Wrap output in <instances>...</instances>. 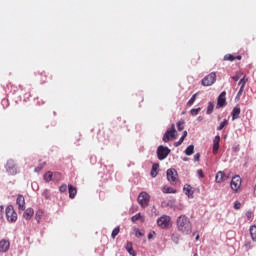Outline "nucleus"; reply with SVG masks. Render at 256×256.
<instances>
[{
	"label": "nucleus",
	"mask_w": 256,
	"mask_h": 256,
	"mask_svg": "<svg viewBox=\"0 0 256 256\" xmlns=\"http://www.w3.org/2000/svg\"><path fill=\"white\" fill-rule=\"evenodd\" d=\"M41 217H43V210H38L35 215L37 223H41Z\"/></svg>",
	"instance_id": "2f4dec72"
},
{
	"label": "nucleus",
	"mask_w": 256,
	"mask_h": 256,
	"mask_svg": "<svg viewBox=\"0 0 256 256\" xmlns=\"http://www.w3.org/2000/svg\"><path fill=\"white\" fill-rule=\"evenodd\" d=\"M10 243L7 240H1L0 241V251L1 253H7L9 251Z\"/></svg>",
	"instance_id": "2eb2a0df"
},
{
	"label": "nucleus",
	"mask_w": 256,
	"mask_h": 256,
	"mask_svg": "<svg viewBox=\"0 0 256 256\" xmlns=\"http://www.w3.org/2000/svg\"><path fill=\"white\" fill-rule=\"evenodd\" d=\"M247 81H249L247 76H244L243 78L240 79L238 83V85L240 86V89H245V85H247Z\"/></svg>",
	"instance_id": "b1692460"
},
{
	"label": "nucleus",
	"mask_w": 256,
	"mask_h": 256,
	"mask_svg": "<svg viewBox=\"0 0 256 256\" xmlns=\"http://www.w3.org/2000/svg\"><path fill=\"white\" fill-rule=\"evenodd\" d=\"M198 121H203V117H198Z\"/></svg>",
	"instance_id": "603ef678"
},
{
	"label": "nucleus",
	"mask_w": 256,
	"mask_h": 256,
	"mask_svg": "<svg viewBox=\"0 0 256 256\" xmlns=\"http://www.w3.org/2000/svg\"><path fill=\"white\" fill-rule=\"evenodd\" d=\"M234 209H241V202L239 201L234 202Z\"/></svg>",
	"instance_id": "37998d69"
},
{
	"label": "nucleus",
	"mask_w": 256,
	"mask_h": 256,
	"mask_svg": "<svg viewBox=\"0 0 256 256\" xmlns=\"http://www.w3.org/2000/svg\"><path fill=\"white\" fill-rule=\"evenodd\" d=\"M19 211H25V196L19 194L16 199Z\"/></svg>",
	"instance_id": "ddd939ff"
},
{
	"label": "nucleus",
	"mask_w": 256,
	"mask_h": 256,
	"mask_svg": "<svg viewBox=\"0 0 256 256\" xmlns=\"http://www.w3.org/2000/svg\"><path fill=\"white\" fill-rule=\"evenodd\" d=\"M140 219H141V213H138V214L132 216V218H131L133 223H135V221H139Z\"/></svg>",
	"instance_id": "58836bf2"
},
{
	"label": "nucleus",
	"mask_w": 256,
	"mask_h": 256,
	"mask_svg": "<svg viewBox=\"0 0 256 256\" xmlns=\"http://www.w3.org/2000/svg\"><path fill=\"white\" fill-rule=\"evenodd\" d=\"M197 174H198V177H200V179H203V177H205V174H203L202 169L197 170Z\"/></svg>",
	"instance_id": "79ce46f5"
},
{
	"label": "nucleus",
	"mask_w": 256,
	"mask_h": 256,
	"mask_svg": "<svg viewBox=\"0 0 256 256\" xmlns=\"http://www.w3.org/2000/svg\"><path fill=\"white\" fill-rule=\"evenodd\" d=\"M42 195L45 199H51V192L47 189L43 191Z\"/></svg>",
	"instance_id": "f704fd0d"
},
{
	"label": "nucleus",
	"mask_w": 256,
	"mask_h": 256,
	"mask_svg": "<svg viewBox=\"0 0 256 256\" xmlns=\"http://www.w3.org/2000/svg\"><path fill=\"white\" fill-rule=\"evenodd\" d=\"M232 149L235 153H237V151H239V146H234Z\"/></svg>",
	"instance_id": "09e8293b"
},
{
	"label": "nucleus",
	"mask_w": 256,
	"mask_h": 256,
	"mask_svg": "<svg viewBox=\"0 0 256 256\" xmlns=\"http://www.w3.org/2000/svg\"><path fill=\"white\" fill-rule=\"evenodd\" d=\"M157 169H159V164H153L151 170V177H157Z\"/></svg>",
	"instance_id": "c85d7f7f"
},
{
	"label": "nucleus",
	"mask_w": 256,
	"mask_h": 256,
	"mask_svg": "<svg viewBox=\"0 0 256 256\" xmlns=\"http://www.w3.org/2000/svg\"><path fill=\"white\" fill-rule=\"evenodd\" d=\"M183 125H185V122H184V121H179V122L177 123V129H178V131H183V129H184Z\"/></svg>",
	"instance_id": "e433bc0d"
},
{
	"label": "nucleus",
	"mask_w": 256,
	"mask_h": 256,
	"mask_svg": "<svg viewBox=\"0 0 256 256\" xmlns=\"http://www.w3.org/2000/svg\"><path fill=\"white\" fill-rule=\"evenodd\" d=\"M215 109V103L213 102H209L208 103V107H207V115H211V113H213V110Z\"/></svg>",
	"instance_id": "bb28decb"
},
{
	"label": "nucleus",
	"mask_w": 256,
	"mask_h": 256,
	"mask_svg": "<svg viewBox=\"0 0 256 256\" xmlns=\"http://www.w3.org/2000/svg\"><path fill=\"white\" fill-rule=\"evenodd\" d=\"M185 141V136H181L178 142H175V147H179V145H182L183 142Z\"/></svg>",
	"instance_id": "4c0bfd02"
},
{
	"label": "nucleus",
	"mask_w": 256,
	"mask_h": 256,
	"mask_svg": "<svg viewBox=\"0 0 256 256\" xmlns=\"http://www.w3.org/2000/svg\"><path fill=\"white\" fill-rule=\"evenodd\" d=\"M169 153H171V149L167 146L160 145L157 149V157L159 161H163L169 157Z\"/></svg>",
	"instance_id": "f03ea898"
},
{
	"label": "nucleus",
	"mask_w": 256,
	"mask_h": 256,
	"mask_svg": "<svg viewBox=\"0 0 256 256\" xmlns=\"http://www.w3.org/2000/svg\"><path fill=\"white\" fill-rule=\"evenodd\" d=\"M157 225L161 229H169V225H171V217L167 215H163L157 220Z\"/></svg>",
	"instance_id": "423d86ee"
},
{
	"label": "nucleus",
	"mask_w": 256,
	"mask_h": 256,
	"mask_svg": "<svg viewBox=\"0 0 256 256\" xmlns=\"http://www.w3.org/2000/svg\"><path fill=\"white\" fill-rule=\"evenodd\" d=\"M176 227L183 235H189L193 229L191 220L186 215H180L176 220Z\"/></svg>",
	"instance_id": "f257e3e1"
},
{
	"label": "nucleus",
	"mask_w": 256,
	"mask_h": 256,
	"mask_svg": "<svg viewBox=\"0 0 256 256\" xmlns=\"http://www.w3.org/2000/svg\"><path fill=\"white\" fill-rule=\"evenodd\" d=\"M5 213L6 219L9 221V223H15V221H17V212H15L13 205L7 206Z\"/></svg>",
	"instance_id": "20e7f679"
},
{
	"label": "nucleus",
	"mask_w": 256,
	"mask_h": 256,
	"mask_svg": "<svg viewBox=\"0 0 256 256\" xmlns=\"http://www.w3.org/2000/svg\"><path fill=\"white\" fill-rule=\"evenodd\" d=\"M171 239H172L173 243H175L176 245H179V241L181 239V234L174 232L171 236Z\"/></svg>",
	"instance_id": "4be33fe9"
},
{
	"label": "nucleus",
	"mask_w": 256,
	"mask_h": 256,
	"mask_svg": "<svg viewBox=\"0 0 256 256\" xmlns=\"http://www.w3.org/2000/svg\"><path fill=\"white\" fill-rule=\"evenodd\" d=\"M183 189H184L185 195H187V197H189L190 199H193V193H194L193 187L189 184H186L184 185Z\"/></svg>",
	"instance_id": "f3484780"
},
{
	"label": "nucleus",
	"mask_w": 256,
	"mask_h": 256,
	"mask_svg": "<svg viewBox=\"0 0 256 256\" xmlns=\"http://www.w3.org/2000/svg\"><path fill=\"white\" fill-rule=\"evenodd\" d=\"M120 231H121V228L119 226L114 228L112 233H111L112 239H115V237H117V235H119Z\"/></svg>",
	"instance_id": "c756f323"
},
{
	"label": "nucleus",
	"mask_w": 256,
	"mask_h": 256,
	"mask_svg": "<svg viewBox=\"0 0 256 256\" xmlns=\"http://www.w3.org/2000/svg\"><path fill=\"white\" fill-rule=\"evenodd\" d=\"M227 92L223 91L217 99V109H221V107H225L227 105Z\"/></svg>",
	"instance_id": "9b49d317"
},
{
	"label": "nucleus",
	"mask_w": 256,
	"mask_h": 256,
	"mask_svg": "<svg viewBox=\"0 0 256 256\" xmlns=\"http://www.w3.org/2000/svg\"><path fill=\"white\" fill-rule=\"evenodd\" d=\"M126 251L129 253V255L137 256V252L133 249V243L127 242L126 244Z\"/></svg>",
	"instance_id": "aec40b11"
},
{
	"label": "nucleus",
	"mask_w": 256,
	"mask_h": 256,
	"mask_svg": "<svg viewBox=\"0 0 256 256\" xmlns=\"http://www.w3.org/2000/svg\"><path fill=\"white\" fill-rule=\"evenodd\" d=\"M243 88H240V90L237 93L236 99H239V97H241V95H243Z\"/></svg>",
	"instance_id": "a18cd8bd"
},
{
	"label": "nucleus",
	"mask_w": 256,
	"mask_h": 256,
	"mask_svg": "<svg viewBox=\"0 0 256 256\" xmlns=\"http://www.w3.org/2000/svg\"><path fill=\"white\" fill-rule=\"evenodd\" d=\"M41 169H43V167L38 166V167L35 168V172H36V173H39V171H41Z\"/></svg>",
	"instance_id": "de8ad7c7"
},
{
	"label": "nucleus",
	"mask_w": 256,
	"mask_h": 256,
	"mask_svg": "<svg viewBox=\"0 0 256 256\" xmlns=\"http://www.w3.org/2000/svg\"><path fill=\"white\" fill-rule=\"evenodd\" d=\"M246 217L249 221H251V219H253V212L251 211L246 212Z\"/></svg>",
	"instance_id": "a19ab883"
},
{
	"label": "nucleus",
	"mask_w": 256,
	"mask_h": 256,
	"mask_svg": "<svg viewBox=\"0 0 256 256\" xmlns=\"http://www.w3.org/2000/svg\"><path fill=\"white\" fill-rule=\"evenodd\" d=\"M217 81V73L211 72L202 79L203 87H211Z\"/></svg>",
	"instance_id": "39448f33"
},
{
	"label": "nucleus",
	"mask_w": 256,
	"mask_h": 256,
	"mask_svg": "<svg viewBox=\"0 0 256 256\" xmlns=\"http://www.w3.org/2000/svg\"><path fill=\"white\" fill-rule=\"evenodd\" d=\"M34 214H35V211H33L32 208H28L24 211L23 217H24V219H26V221H29L33 217Z\"/></svg>",
	"instance_id": "a211bd4d"
},
{
	"label": "nucleus",
	"mask_w": 256,
	"mask_h": 256,
	"mask_svg": "<svg viewBox=\"0 0 256 256\" xmlns=\"http://www.w3.org/2000/svg\"><path fill=\"white\" fill-rule=\"evenodd\" d=\"M182 137H184V139L187 137V131H184Z\"/></svg>",
	"instance_id": "8fccbe9b"
},
{
	"label": "nucleus",
	"mask_w": 256,
	"mask_h": 256,
	"mask_svg": "<svg viewBox=\"0 0 256 256\" xmlns=\"http://www.w3.org/2000/svg\"><path fill=\"white\" fill-rule=\"evenodd\" d=\"M235 59H237L238 61H241L242 56L241 55L234 56L232 54H226L224 56V61H235Z\"/></svg>",
	"instance_id": "6ab92c4d"
},
{
	"label": "nucleus",
	"mask_w": 256,
	"mask_h": 256,
	"mask_svg": "<svg viewBox=\"0 0 256 256\" xmlns=\"http://www.w3.org/2000/svg\"><path fill=\"white\" fill-rule=\"evenodd\" d=\"M199 111H201V108H193L191 109L190 113L193 117H195L196 115H199Z\"/></svg>",
	"instance_id": "c9c22d12"
},
{
	"label": "nucleus",
	"mask_w": 256,
	"mask_h": 256,
	"mask_svg": "<svg viewBox=\"0 0 256 256\" xmlns=\"http://www.w3.org/2000/svg\"><path fill=\"white\" fill-rule=\"evenodd\" d=\"M183 161H187V158H184Z\"/></svg>",
	"instance_id": "6e6d98bb"
},
{
	"label": "nucleus",
	"mask_w": 256,
	"mask_h": 256,
	"mask_svg": "<svg viewBox=\"0 0 256 256\" xmlns=\"http://www.w3.org/2000/svg\"><path fill=\"white\" fill-rule=\"evenodd\" d=\"M196 241H199V235L196 236Z\"/></svg>",
	"instance_id": "864d4df0"
},
{
	"label": "nucleus",
	"mask_w": 256,
	"mask_h": 256,
	"mask_svg": "<svg viewBox=\"0 0 256 256\" xmlns=\"http://www.w3.org/2000/svg\"><path fill=\"white\" fill-rule=\"evenodd\" d=\"M5 169H6L7 173L10 175H17V173H18L17 164H15V160H13V159H10L7 161Z\"/></svg>",
	"instance_id": "0eeeda50"
},
{
	"label": "nucleus",
	"mask_w": 256,
	"mask_h": 256,
	"mask_svg": "<svg viewBox=\"0 0 256 256\" xmlns=\"http://www.w3.org/2000/svg\"><path fill=\"white\" fill-rule=\"evenodd\" d=\"M44 181H46V183H49L50 181L53 180V172L48 171L44 174Z\"/></svg>",
	"instance_id": "5701e85b"
},
{
	"label": "nucleus",
	"mask_w": 256,
	"mask_h": 256,
	"mask_svg": "<svg viewBox=\"0 0 256 256\" xmlns=\"http://www.w3.org/2000/svg\"><path fill=\"white\" fill-rule=\"evenodd\" d=\"M195 151V146L194 145H190L186 148L185 150V155L191 156Z\"/></svg>",
	"instance_id": "cd10ccee"
},
{
	"label": "nucleus",
	"mask_w": 256,
	"mask_h": 256,
	"mask_svg": "<svg viewBox=\"0 0 256 256\" xmlns=\"http://www.w3.org/2000/svg\"><path fill=\"white\" fill-rule=\"evenodd\" d=\"M231 115H232V121L239 119V116L241 115V107H239V104L233 108Z\"/></svg>",
	"instance_id": "4468645a"
},
{
	"label": "nucleus",
	"mask_w": 256,
	"mask_h": 256,
	"mask_svg": "<svg viewBox=\"0 0 256 256\" xmlns=\"http://www.w3.org/2000/svg\"><path fill=\"white\" fill-rule=\"evenodd\" d=\"M227 179V175L223 171H218L215 177L216 183H223Z\"/></svg>",
	"instance_id": "dca6fc26"
},
{
	"label": "nucleus",
	"mask_w": 256,
	"mask_h": 256,
	"mask_svg": "<svg viewBox=\"0 0 256 256\" xmlns=\"http://www.w3.org/2000/svg\"><path fill=\"white\" fill-rule=\"evenodd\" d=\"M252 241H256V225H253L249 229Z\"/></svg>",
	"instance_id": "393cba45"
},
{
	"label": "nucleus",
	"mask_w": 256,
	"mask_h": 256,
	"mask_svg": "<svg viewBox=\"0 0 256 256\" xmlns=\"http://www.w3.org/2000/svg\"><path fill=\"white\" fill-rule=\"evenodd\" d=\"M200 159H201V154L200 153H196L194 155V161H200Z\"/></svg>",
	"instance_id": "c03bdc74"
},
{
	"label": "nucleus",
	"mask_w": 256,
	"mask_h": 256,
	"mask_svg": "<svg viewBox=\"0 0 256 256\" xmlns=\"http://www.w3.org/2000/svg\"><path fill=\"white\" fill-rule=\"evenodd\" d=\"M219 143H221V136L217 135L215 136L214 140H213V150L212 153L214 155H217V153H219Z\"/></svg>",
	"instance_id": "f8f14e48"
},
{
	"label": "nucleus",
	"mask_w": 256,
	"mask_h": 256,
	"mask_svg": "<svg viewBox=\"0 0 256 256\" xmlns=\"http://www.w3.org/2000/svg\"><path fill=\"white\" fill-rule=\"evenodd\" d=\"M229 125V121L227 119H224L223 122L220 123V125L217 127V131H223L225 127Z\"/></svg>",
	"instance_id": "a878e982"
},
{
	"label": "nucleus",
	"mask_w": 256,
	"mask_h": 256,
	"mask_svg": "<svg viewBox=\"0 0 256 256\" xmlns=\"http://www.w3.org/2000/svg\"><path fill=\"white\" fill-rule=\"evenodd\" d=\"M194 256H199V254L195 253Z\"/></svg>",
	"instance_id": "5fc2aeb1"
},
{
	"label": "nucleus",
	"mask_w": 256,
	"mask_h": 256,
	"mask_svg": "<svg viewBox=\"0 0 256 256\" xmlns=\"http://www.w3.org/2000/svg\"><path fill=\"white\" fill-rule=\"evenodd\" d=\"M167 180L171 185H175V182L177 181V170L175 168H170L166 172Z\"/></svg>",
	"instance_id": "9d476101"
},
{
	"label": "nucleus",
	"mask_w": 256,
	"mask_h": 256,
	"mask_svg": "<svg viewBox=\"0 0 256 256\" xmlns=\"http://www.w3.org/2000/svg\"><path fill=\"white\" fill-rule=\"evenodd\" d=\"M241 176H234L231 180L230 183V187L232 189V191H234V193H237V191H239V189H241Z\"/></svg>",
	"instance_id": "1a4fd4ad"
},
{
	"label": "nucleus",
	"mask_w": 256,
	"mask_h": 256,
	"mask_svg": "<svg viewBox=\"0 0 256 256\" xmlns=\"http://www.w3.org/2000/svg\"><path fill=\"white\" fill-rule=\"evenodd\" d=\"M162 191L164 193H177V190H175V189H173V188H171L169 186H164Z\"/></svg>",
	"instance_id": "7c9ffc66"
},
{
	"label": "nucleus",
	"mask_w": 256,
	"mask_h": 256,
	"mask_svg": "<svg viewBox=\"0 0 256 256\" xmlns=\"http://www.w3.org/2000/svg\"><path fill=\"white\" fill-rule=\"evenodd\" d=\"M59 191L60 193H65L67 191V186L65 184L61 185L59 187Z\"/></svg>",
	"instance_id": "ea45409f"
},
{
	"label": "nucleus",
	"mask_w": 256,
	"mask_h": 256,
	"mask_svg": "<svg viewBox=\"0 0 256 256\" xmlns=\"http://www.w3.org/2000/svg\"><path fill=\"white\" fill-rule=\"evenodd\" d=\"M149 201H151V196L149 193L141 192L138 195V203L141 207H143V209H145V207H149Z\"/></svg>",
	"instance_id": "7ed1b4c3"
},
{
	"label": "nucleus",
	"mask_w": 256,
	"mask_h": 256,
	"mask_svg": "<svg viewBox=\"0 0 256 256\" xmlns=\"http://www.w3.org/2000/svg\"><path fill=\"white\" fill-rule=\"evenodd\" d=\"M197 99V94H194L190 100L187 102L188 107H191V105H193V103H195V100Z\"/></svg>",
	"instance_id": "473e14b6"
},
{
	"label": "nucleus",
	"mask_w": 256,
	"mask_h": 256,
	"mask_svg": "<svg viewBox=\"0 0 256 256\" xmlns=\"http://www.w3.org/2000/svg\"><path fill=\"white\" fill-rule=\"evenodd\" d=\"M153 238V233L148 234V239H152Z\"/></svg>",
	"instance_id": "3c124183"
},
{
	"label": "nucleus",
	"mask_w": 256,
	"mask_h": 256,
	"mask_svg": "<svg viewBox=\"0 0 256 256\" xmlns=\"http://www.w3.org/2000/svg\"><path fill=\"white\" fill-rule=\"evenodd\" d=\"M243 77V73L237 72L234 76H232L233 81H239Z\"/></svg>",
	"instance_id": "72a5a7b5"
},
{
	"label": "nucleus",
	"mask_w": 256,
	"mask_h": 256,
	"mask_svg": "<svg viewBox=\"0 0 256 256\" xmlns=\"http://www.w3.org/2000/svg\"><path fill=\"white\" fill-rule=\"evenodd\" d=\"M175 133H177V130H175V124H172L171 129L167 130L162 138L164 143H169L171 139H175Z\"/></svg>",
	"instance_id": "6e6552de"
},
{
	"label": "nucleus",
	"mask_w": 256,
	"mask_h": 256,
	"mask_svg": "<svg viewBox=\"0 0 256 256\" xmlns=\"http://www.w3.org/2000/svg\"><path fill=\"white\" fill-rule=\"evenodd\" d=\"M135 236L136 237H143V233L141 231H139V229H137L136 232H135Z\"/></svg>",
	"instance_id": "49530a36"
},
{
	"label": "nucleus",
	"mask_w": 256,
	"mask_h": 256,
	"mask_svg": "<svg viewBox=\"0 0 256 256\" xmlns=\"http://www.w3.org/2000/svg\"><path fill=\"white\" fill-rule=\"evenodd\" d=\"M68 191L70 199H75V195H77V188L73 187V185H68Z\"/></svg>",
	"instance_id": "412c9836"
}]
</instances>
